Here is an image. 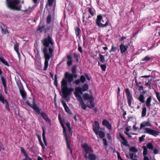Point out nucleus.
<instances>
[{
  "instance_id": "c756f323",
  "label": "nucleus",
  "mask_w": 160,
  "mask_h": 160,
  "mask_svg": "<svg viewBox=\"0 0 160 160\" xmlns=\"http://www.w3.org/2000/svg\"><path fill=\"white\" fill-rule=\"evenodd\" d=\"M126 157L129 158H130L132 159H133L134 156L133 153H127L126 154Z\"/></svg>"
},
{
  "instance_id": "6ab92c4d",
  "label": "nucleus",
  "mask_w": 160,
  "mask_h": 160,
  "mask_svg": "<svg viewBox=\"0 0 160 160\" xmlns=\"http://www.w3.org/2000/svg\"><path fill=\"white\" fill-rule=\"evenodd\" d=\"M41 115L42 117L45 121L48 122H50V120L48 118L47 114L44 112H42L41 113Z\"/></svg>"
},
{
  "instance_id": "052dcab7",
  "label": "nucleus",
  "mask_w": 160,
  "mask_h": 160,
  "mask_svg": "<svg viewBox=\"0 0 160 160\" xmlns=\"http://www.w3.org/2000/svg\"><path fill=\"white\" fill-rule=\"evenodd\" d=\"M80 82V81L79 79L75 81H74L73 83H75L76 84H78Z\"/></svg>"
},
{
  "instance_id": "58836bf2",
  "label": "nucleus",
  "mask_w": 160,
  "mask_h": 160,
  "mask_svg": "<svg viewBox=\"0 0 160 160\" xmlns=\"http://www.w3.org/2000/svg\"><path fill=\"white\" fill-rule=\"evenodd\" d=\"M88 88V85L86 84H85L83 85L82 89V91L83 92H84L86 90H87Z\"/></svg>"
},
{
  "instance_id": "69168bd1",
  "label": "nucleus",
  "mask_w": 160,
  "mask_h": 160,
  "mask_svg": "<svg viewBox=\"0 0 160 160\" xmlns=\"http://www.w3.org/2000/svg\"><path fill=\"white\" fill-rule=\"evenodd\" d=\"M78 50L80 52L82 53V48L80 46H78Z\"/></svg>"
},
{
  "instance_id": "774afa93",
  "label": "nucleus",
  "mask_w": 160,
  "mask_h": 160,
  "mask_svg": "<svg viewBox=\"0 0 160 160\" xmlns=\"http://www.w3.org/2000/svg\"><path fill=\"white\" fill-rule=\"evenodd\" d=\"M124 132V133L126 134L129 137H131V136L130 135V134L129 133H128L127 132Z\"/></svg>"
},
{
  "instance_id": "a18cd8bd",
  "label": "nucleus",
  "mask_w": 160,
  "mask_h": 160,
  "mask_svg": "<svg viewBox=\"0 0 160 160\" xmlns=\"http://www.w3.org/2000/svg\"><path fill=\"white\" fill-rule=\"evenodd\" d=\"M100 66L103 71H106V65L105 64L100 65Z\"/></svg>"
},
{
  "instance_id": "b1692460",
  "label": "nucleus",
  "mask_w": 160,
  "mask_h": 160,
  "mask_svg": "<svg viewBox=\"0 0 160 160\" xmlns=\"http://www.w3.org/2000/svg\"><path fill=\"white\" fill-rule=\"evenodd\" d=\"M14 50L16 51L18 57H19L20 53L18 52V45L17 42H16L14 45Z\"/></svg>"
},
{
  "instance_id": "338daca9",
  "label": "nucleus",
  "mask_w": 160,
  "mask_h": 160,
  "mask_svg": "<svg viewBox=\"0 0 160 160\" xmlns=\"http://www.w3.org/2000/svg\"><path fill=\"white\" fill-rule=\"evenodd\" d=\"M144 158L143 160H149L148 158L146 156H143Z\"/></svg>"
},
{
  "instance_id": "0eeeda50",
  "label": "nucleus",
  "mask_w": 160,
  "mask_h": 160,
  "mask_svg": "<svg viewBox=\"0 0 160 160\" xmlns=\"http://www.w3.org/2000/svg\"><path fill=\"white\" fill-rule=\"evenodd\" d=\"M17 84L19 88L20 92L22 98L24 99H25L26 97V94L24 90L23 87L20 82H18Z\"/></svg>"
},
{
  "instance_id": "39448f33",
  "label": "nucleus",
  "mask_w": 160,
  "mask_h": 160,
  "mask_svg": "<svg viewBox=\"0 0 160 160\" xmlns=\"http://www.w3.org/2000/svg\"><path fill=\"white\" fill-rule=\"evenodd\" d=\"M82 147L85 150L86 153L85 157L87 159L90 160V148L86 143L82 145Z\"/></svg>"
},
{
  "instance_id": "4be33fe9",
  "label": "nucleus",
  "mask_w": 160,
  "mask_h": 160,
  "mask_svg": "<svg viewBox=\"0 0 160 160\" xmlns=\"http://www.w3.org/2000/svg\"><path fill=\"white\" fill-rule=\"evenodd\" d=\"M119 136L121 139L123 141V142H122V143L123 145H127L128 144V142L126 140L125 138L121 134H119Z\"/></svg>"
},
{
  "instance_id": "c9c22d12",
  "label": "nucleus",
  "mask_w": 160,
  "mask_h": 160,
  "mask_svg": "<svg viewBox=\"0 0 160 160\" xmlns=\"http://www.w3.org/2000/svg\"><path fill=\"white\" fill-rule=\"evenodd\" d=\"M85 100H88L90 99V96L88 94L85 93L83 96Z\"/></svg>"
},
{
  "instance_id": "7c9ffc66",
  "label": "nucleus",
  "mask_w": 160,
  "mask_h": 160,
  "mask_svg": "<svg viewBox=\"0 0 160 160\" xmlns=\"http://www.w3.org/2000/svg\"><path fill=\"white\" fill-rule=\"evenodd\" d=\"M99 61L102 63H104L105 62V58L103 55L102 54H99Z\"/></svg>"
},
{
  "instance_id": "f3484780",
  "label": "nucleus",
  "mask_w": 160,
  "mask_h": 160,
  "mask_svg": "<svg viewBox=\"0 0 160 160\" xmlns=\"http://www.w3.org/2000/svg\"><path fill=\"white\" fill-rule=\"evenodd\" d=\"M33 104L32 105L31 107L38 113L40 114V111L39 108L37 106L36 104H35L34 101H33Z\"/></svg>"
},
{
  "instance_id": "c03bdc74",
  "label": "nucleus",
  "mask_w": 160,
  "mask_h": 160,
  "mask_svg": "<svg viewBox=\"0 0 160 160\" xmlns=\"http://www.w3.org/2000/svg\"><path fill=\"white\" fill-rule=\"evenodd\" d=\"M117 49V48L116 47H114L113 46V45H112V48L110 51V52H114Z\"/></svg>"
},
{
  "instance_id": "72a5a7b5",
  "label": "nucleus",
  "mask_w": 160,
  "mask_h": 160,
  "mask_svg": "<svg viewBox=\"0 0 160 160\" xmlns=\"http://www.w3.org/2000/svg\"><path fill=\"white\" fill-rule=\"evenodd\" d=\"M75 31L77 37L80 34L81 30L79 28L77 27L75 28Z\"/></svg>"
},
{
  "instance_id": "3c124183",
  "label": "nucleus",
  "mask_w": 160,
  "mask_h": 160,
  "mask_svg": "<svg viewBox=\"0 0 160 160\" xmlns=\"http://www.w3.org/2000/svg\"><path fill=\"white\" fill-rule=\"evenodd\" d=\"M85 78L83 75H82L81 77L80 80L82 82H83L85 80Z\"/></svg>"
},
{
  "instance_id": "13d9d810",
  "label": "nucleus",
  "mask_w": 160,
  "mask_h": 160,
  "mask_svg": "<svg viewBox=\"0 0 160 160\" xmlns=\"http://www.w3.org/2000/svg\"><path fill=\"white\" fill-rule=\"evenodd\" d=\"M0 149H2L3 150H4L5 149L3 147V145L0 142Z\"/></svg>"
},
{
  "instance_id": "680f3d73",
  "label": "nucleus",
  "mask_w": 160,
  "mask_h": 160,
  "mask_svg": "<svg viewBox=\"0 0 160 160\" xmlns=\"http://www.w3.org/2000/svg\"><path fill=\"white\" fill-rule=\"evenodd\" d=\"M145 84L147 86H149L151 84V82L149 81L148 82H146Z\"/></svg>"
},
{
  "instance_id": "473e14b6",
  "label": "nucleus",
  "mask_w": 160,
  "mask_h": 160,
  "mask_svg": "<svg viewBox=\"0 0 160 160\" xmlns=\"http://www.w3.org/2000/svg\"><path fill=\"white\" fill-rule=\"evenodd\" d=\"M146 113V108L144 107L142 109V117H143L145 116Z\"/></svg>"
},
{
  "instance_id": "4d7b16f0",
  "label": "nucleus",
  "mask_w": 160,
  "mask_h": 160,
  "mask_svg": "<svg viewBox=\"0 0 160 160\" xmlns=\"http://www.w3.org/2000/svg\"><path fill=\"white\" fill-rule=\"evenodd\" d=\"M54 83L55 85H56L57 87V75H55V79L54 81Z\"/></svg>"
},
{
  "instance_id": "6e6d98bb",
  "label": "nucleus",
  "mask_w": 160,
  "mask_h": 160,
  "mask_svg": "<svg viewBox=\"0 0 160 160\" xmlns=\"http://www.w3.org/2000/svg\"><path fill=\"white\" fill-rule=\"evenodd\" d=\"M102 140L105 146H107L108 145V142L106 139L105 138H103V139Z\"/></svg>"
},
{
  "instance_id": "393cba45",
  "label": "nucleus",
  "mask_w": 160,
  "mask_h": 160,
  "mask_svg": "<svg viewBox=\"0 0 160 160\" xmlns=\"http://www.w3.org/2000/svg\"><path fill=\"white\" fill-rule=\"evenodd\" d=\"M42 129H43V133L42 134V138H43V141H44V142L45 145L46 146H47V143L46 142V138H45V130L43 128H42Z\"/></svg>"
},
{
  "instance_id": "bf43d9fd",
  "label": "nucleus",
  "mask_w": 160,
  "mask_h": 160,
  "mask_svg": "<svg viewBox=\"0 0 160 160\" xmlns=\"http://www.w3.org/2000/svg\"><path fill=\"white\" fill-rule=\"evenodd\" d=\"M66 124H67V125L68 127V128L69 129V131H70L71 130L70 127V123H69V122H68V123H67Z\"/></svg>"
},
{
  "instance_id": "09e8293b",
  "label": "nucleus",
  "mask_w": 160,
  "mask_h": 160,
  "mask_svg": "<svg viewBox=\"0 0 160 160\" xmlns=\"http://www.w3.org/2000/svg\"><path fill=\"white\" fill-rule=\"evenodd\" d=\"M4 104H5V106H6V109L7 110H8V111H9L10 109H9V106H8V102L7 101H6V102H4Z\"/></svg>"
},
{
  "instance_id": "49530a36",
  "label": "nucleus",
  "mask_w": 160,
  "mask_h": 160,
  "mask_svg": "<svg viewBox=\"0 0 160 160\" xmlns=\"http://www.w3.org/2000/svg\"><path fill=\"white\" fill-rule=\"evenodd\" d=\"M96 157L95 154H91V160H95Z\"/></svg>"
},
{
  "instance_id": "9b49d317",
  "label": "nucleus",
  "mask_w": 160,
  "mask_h": 160,
  "mask_svg": "<svg viewBox=\"0 0 160 160\" xmlns=\"http://www.w3.org/2000/svg\"><path fill=\"white\" fill-rule=\"evenodd\" d=\"M94 101V98L91 95V109H92L95 112H96L98 111V109L97 107H95V103H92Z\"/></svg>"
},
{
  "instance_id": "412c9836",
  "label": "nucleus",
  "mask_w": 160,
  "mask_h": 160,
  "mask_svg": "<svg viewBox=\"0 0 160 160\" xmlns=\"http://www.w3.org/2000/svg\"><path fill=\"white\" fill-rule=\"evenodd\" d=\"M98 134L100 138H103L105 137V133L104 131L100 130L98 132Z\"/></svg>"
},
{
  "instance_id": "a878e982",
  "label": "nucleus",
  "mask_w": 160,
  "mask_h": 160,
  "mask_svg": "<svg viewBox=\"0 0 160 160\" xmlns=\"http://www.w3.org/2000/svg\"><path fill=\"white\" fill-rule=\"evenodd\" d=\"M67 57L68 59V61L67 62V63L68 66H70L72 64V57L70 55H68Z\"/></svg>"
},
{
  "instance_id": "0e129e2a",
  "label": "nucleus",
  "mask_w": 160,
  "mask_h": 160,
  "mask_svg": "<svg viewBox=\"0 0 160 160\" xmlns=\"http://www.w3.org/2000/svg\"><path fill=\"white\" fill-rule=\"evenodd\" d=\"M151 77L150 75H145V76H142L140 78H148Z\"/></svg>"
},
{
  "instance_id": "603ef678",
  "label": "nucleus",
  "mask_w": 160,
  "mask_h": 160,
  "mask_svg": "<svg viewBox=\"0 0 160 160\" xmlns=\"http://www.w3.org/2000/svg\"><path fill=\"white\" fill-rule=\"evenodd\" d=\"M115 152H116L117 154L118 158V159L119 160H123L121 157L119 153L117 151H115Z\"/></svg>"
},
{
  "instance_id": "1a4fd4ad",
  "label": "nucleus",
  "mask_w": 160,
  "mask_h": 160,
  "mask_svg": "<svg viewBox=\"0 0 160 160\" xmlns=\"http://www.w3.org/2000/svg\"><path fill=\"white\" fill-rule=\"evenodd\" d=\"M75 92L74 94L75 95V96L77 98L78 100V98L79 97H82L81 95L80 94L82 95V88H81L78 87L76 88L75 89Z\"/></svg>"
},
{
  "instance_id": "5fc2aeb1",
  "label": "nucleus",
  "mask_w": 160,
  "mask_h": 160,
  "mask_svg": "<svg viewBox=\"0 0 160 160\" xmlns=\"http://www.w3.org/2000/svg\"><path fill=\"white\" fill-rule=\"evenodd\" d=\"M72 72L73 74H74L76 72V67L75 66L73 67L72 68Z\"/></svg>"
},
{
  "instance_id": "37998d69",
  "label": "nucleus",
  "mask_w": 160,
  "mask_h": 160,
  "mask_svg": "<svg viewBox=\"0 0 160 160\" xmlns=\"http://www.w3.org/2000/svg\"><path fill=\"white\" fill-rule=\"evenodd\" d=\"M155 93L156 95V97L157 98V99H158V101L160 103V96L159 95V92L155 91Z\"/></svg>"
},
{
  "instance_id": "423d86ee",
  "label": "nucleus",
  "mask_w": 160,
  "mask_h": 160,
  "mask_svg": "<svg viewBox=\"0 0 160 160\" xmlns=\"http://www.w3.org/2000/svg\"><path fill=\"white\" fill-rule=\"evenodd\" d=\"M144 132L147 133L150 135H153L155 137L157 136L160 133L159 132L157 131L152 130L149 128H144Z\"/></svg>"
},
{
  "instance_id": "6e6552de",
  "label": "nucleus",
  "mask_w": 160,
  "mask_h": 160,
  "mask_svg": "<svg viewBox=\"0 0 160 160\" xmlns=\"http://www.w3.org/2000/svg\"><path fill=\"white\" fill-rule=\"evenodd\" d=\"M125 90L127 98V100L128 105L130 106H131V102L132 99V97L130 93L129 89L128 88L126 89Z\"/></svg>"
},
{
  "instance_id": "f257e3e1",
  "label": "nucleus",
  "mask_w": 160,
  "mask_h": 160,
  "mask_svg": "<svg viewBox=\"0 0 160 160\" xmlns=\"http://www.w3.org/2000/svg\"><path fill=\"white\" fill-rule=\"evenodd\" d=\"M52 39V37L48 35V38L43 40V44L45 46L43 50L45 58L44 69V70H47L48 66V61L52 56L53 43Z\"/></svg>"
},
{
  "instance_id": "2eb2a0df",
  "label": "nucleus",
  "mask_w": 160,
  "mask_h": 160,
  "mask_svg": "<svg viewBox=\"0 0 160 160\" xmlns=\"http://www.w3.org/2000/svg\"><path fill=\"white\" fill-rule=\"evenodd\" d=\"M61 102L62 104H63V107H64V108L66 112H67L68 113L71 114V112L70 109H69V108L67 106L66 103L63 100H61Z\"/></svg>"
},
{
  "instance_id": "aec40b11",
  "label": "nucleus",
  "mask_w": 160,
  "mask_h": 160,
  "mask_svg": "<svg viewBox=\"0 0 160 160\" xmlns=\"http://www.w3.org/2000/svg\"><path fill=\"white\" fill-rule=\"evenodd\" d=\"M151 100L152 98L150 97L147 98L146 101V106L149 108H150L151 106Z\"/></svg>"
},
{
  "instance_id": "a211bd4d",
  "label": "nucleus",
  "mask_w": 160,
  "mask_h": 160,
  "mask_svg": "<svg viewBox=\"0 0 160 160\" xmlns=\"http://www.w3.org/2000/svg\"><path fill=\"white\" fill-rule=\"evenodd\" d=\"M150 125H151L149 121L144 122L141 123L140 125V129H141L143 127L146 126H150Z\"/></svg>"
},
{
  "instance_id": "ddd939ff",
  "label": "nucleus",
  "mask_w": 160,
  "mask_h": 160,
  "mask_svg": "<svg viewBox=\"0 0 160 160\" xmlns=\"http://www.w3.org/2000/svg\"><path fill=\"white\" fill-rule=\"evenodd\" d=\"M78 100L80 102L79 105L81 106L82 108L84 110H86L87 106L83 102L82 97H79L78 98Z\"/></svg>"
},
{
  "instance_id": "4c0bfd02",
  "label": "nucleus",
  "mask_w": 160,
  "mask_h": 160,
  "mask_svg": "<svg viewBox=\"0 0 160 160\" xmlns=\"http://www.w3.org/2000/svg\"><path fill=\"white\" fill-rule=\"evenodd\" d=\"M7 100H5L2 94H0V101L3 103H4V102Z\"/></svg>"
},
{
  "instance_id": "a19ab883",
  "label": "nucleus",
  "mask_w": 160,
  "mask_h": 160,
  "mask_svg": "<svg viewBox=\"0 0 160 160\" xmlns=\"http://www.w3.org/2000/svg\"><path fill=\"white\" fill-rule=\"evenodd\" d=\"M130 150L131 151L133 152H138V150L134 147H132L130 148Z\"/></svg>"
},
{
  "instance_id": "bb28decb",
  "label": "nucleus",
  "mask_w": 160,
  "mask_h": 160,
  "mask_svg": "<svg viewBox=\"0 0 160 160\" xmlns=\"http://www.w3.org/2000/svg\"><path fill=\"white\" fill-rule=\"evenodd\" d=\"M46 27L45 24H43L42 25L40 26L39 25L37 29L38 31H40V32H42V29Z\"/></svg>"
},
{
  "instance_id": "5701e85b",
  "label": "nucleus",
  "mask_w": 160,
  "mask_h": 160,
  "mask_svg": "<svg viewBox=\"0 0 160 160\" xmlns=\"http://www.w3.org/2000/svg\"><path fill=\"white\" fill-rule=\"evenodd\" d=\"M143 149V156H146L148 154V150L146 146H143L142 147Z\"/></svg>"
},
{
  "instance_id": "9d476101",
  "label": "nucleus",
  "mask_w": 160,
  "mask_h": 160,
  "mask_svg": "<svg viewBox=\"0 0 160 160\" xmlns=\"http://www.w3.org/2000/svg\"><path fill=\"white\" fill-rule=\"evenodd\" d=\"M99 128V124L98 122L97 121H95L93 126V129L96 135L98 134V132Z\"/></svg>"
},
{
  "instance_id": "f704fd0d",
  "label": "nucleus",
  "mask_w": 160,
  "mask_h": 160,
  "mask_svg": "<svg viewBox=\"0 0 160 160\" xmlns=\"http://www.w3.org/2000/svg\"><path fill=\"white\" fill-rule=\"evenodd\" d=\"M139 100L142 103H143L144 102V97L143 95H140L139 97Z\"/></svg>"
},
{
  "instance_id": "7ed1b4c3",
  "label": "nucleus",
  "mask_w": 160,
  "mask_h": 160,
  "mask_svg": "<svg viewBox=\"0 0 160 160\" xmlns=\"http://www.w3.org/2000/svg\"><path fill=\"white\" fill-rule=\"evenodd\" d=\"M18 0H6V3L8 7L10 9L19 11L21 8V5Z\"/></svg>"
},
{
  "instance_id": "79ce46f5",
  "label": "nucleus",
  "mask_w": 160,
  "mask_h": 160,
  "mask_svg": "<svg viewBox=\"0 0 160 160\" xmlns=\"http://www.w3.org/2000/svg\"><path fill=\"white\" fill-rule=\"evenodd\" d=\"M51 20V16L49 14L47 17V23H49Z\"/></svg>"
},
{
  "instance_id": "de8ad7c7",
  "label": "nucleus",
  "mask_w": 160,
  "mask_h": 160,
  "mask_svg": "<svg viewBox=\"0 0 160 160\" xmlns=\"http://www.w3.org/2000/svg\"><path fill=\"white\" fill-rule=\"evenodd\" d=\"M145 135H143L142 136L139 138V140L140 142H142L143 141Z\"/></svg>"
},
{
  "instance_id": "864d4df0",
  "label": "nucleus",
  "mask_w": 160,
  "mask_h": 160,
  "mask_svg": "<svg viewBox=\"0 0 160 160\" xmlns=\"http://www.w3.org/2000/svg\"><path fill=\"white\" fill-rule=\"evenodd\" d=\"M150 58L148 56H146L142 60V61H148L150 60Z\"/></svg>"
},
{
  "instance_id": "f03ea898",
  "label": "nucleus",
  "mask_w": 160,
  "mask_h": 160,
  "mask_svg": "<svg viewBox=\"0 0 160 160\" xmlns=\"http://www.w3.org/2000/svg\"><path fill=\"white\" fill-rule=\"evenodd\" d=\"M67 80L68 82H71L73 81V76L72 74L67 72L65 73V78L61 82V89L65 98H66L68 96L70 95L71 92L73 91V89L71 90V89L67 88Z\"/></svg>"
},
{
  "instance_id": "2f4dec72",
  "label": "nucleus",
  "mask_w": 160,
  "mask_h": 160,
  "mask_svg": "<svg viewBox=\"0 0 160 160\" xmlns=\"http://www.w3.org/2000/svg\"><path fill=\"white\" fill-rule=\"evenodd\" d=\"M1 28L2 29V34H5L8 33L7 29L5 27H4V28H3L2 26H1Z\"/></svg>"
},
{
  "instance_id": "e2e57ef3",
  "label": "nucleus",
  "mask_w": 160,
  "mask_h": 160,
  "mask_svg": "<svg viewBox=\"0 0 160 160\" xmlns=\"http://www.w3.org/2000/svg\"><path fill=\"white\" fill-rule=\"evenodd\" d=\"M158 151L157 149L155 148L154 149L153 152L155 154H157L158 153Z\"/></svg>"
},
{
  "instance_id": "ea45409f",
  "label": "nucleus",
  "mask_w": 160,
  "mask_h": 160,
  "mask_svg": "<svg viewBox=\"0 0 160 160\" xmlns=\"http://www.w3.org/2000/svg\"><path fill=\"white\" fill-rule=\"evenodd\" d=\"M21 152L23 153L24 155L25 156V157H26V158H28V154L26 153L24 148L21 147Z\"/></svg>"
},
{
  "instance_id": "4468645a",
  "label": "nucleus",
  "mask_w": 160,
  "mask_h": 160,
  "mask_svg": "<svg viewBox=\"0 0 160 160\" xmlns=\"http://www.w3.org/2000/svg\"><path fill=\"white\" fill-rule=\"evenodd\" d=\"M102 124L103 125L105 126L109 130L112 129L111 125L110 124L108 121L106 119H104L102 122Z\"/></svg>"
},
{
  "instance_id": "c85d7f7f",
  "label": "nucleus",
  "mask_w": 160,
  "mask_h": 160,
  "mask_svg": "<svg viewBox=\"0 0 160 160\" xmlns=\"http://www.w3.org/2000/svg\"><path fill=\"white\" fill-rule=\"evenodd\" d=\"M147 148L149 149L153 150L154 146L151 143H148L147 144Z\"/></svg>"
},
{
  "instance_id": "e433bc0d",
  "label": "nucleus",
  "mask_w": 160,
  "mask_h": 160,
  "mask_svg": "<svg viewBox=\"0 0 160 160\" xmlns=\"http://www.w3.org/2000/svg\"><path fill=\"white\" fill-rule=\"evenodd\" d=\"M1 80L2 82V83L5 88V89H6V85L5 82V80L4 79V78L2 77H1Z\"/></svg>"
},
{
  "instance_id": "8fccbe9b",
  "label": "nucleus",
  "mask_w": 160,
  "mask_h": 160,
  "mask_svg": "<svg viewBox=\"0 0 160 160\" xmlns=\"http://www.w3.org/2000/svg\"><path fill=\"white\" fill-rule=\"evenodd\" d=\"M54 0H48V5L50 6H52Z\"/></svg>"
},
{
  "instance_id": "f8f14e48",
  "label": "nucleus",
  "mask_w": 160,
  "mask_h": 160,
  "mask_svg": "<svg viewBox=\"0 0 160 160\" xmlns=\"http://www.w3.org/2000/svg\"><path fill=\"white\" fill-rule=\"evenodd\" d=\"M62 126L63 128V134H64V135L65 138V139H66V142H67V147H68V149L70 150L71 152L72 150L70 148V145H69V142L68 140V137H67L66 132V131L65 130V128L63 125H62Z\"/></svg>"
},
{
  "instance_id": "dca6fc26",
  "label": "nucleus",
  "mask_w": 160,
  "mask_h": 160,
  "mask_svg": "<svg viewBox=\"0 0 160 160\" xmlns=\"http://www.w3.org/2000/svg\"><path fill=\"white\" fill-rule=\"evenodd\" d=\"M120 48L121 52L122 53H123L126 51L127 49L128 48V46L127 45L125 46L122 44L120 45Z\"/></svg>"
},
{
  "instance_id": "cd10ccee",
  "label": "nucleus",
  "mask_w": 160,
  "mask_h": 160,
  "mask_svg": "<svg viewBox=\"0 0 160 160\" xmlns=\"http://www.w3.org/2000/svg\"><path fill=\"white\" fill-rule=\"evenodd\" d=\"M0 62H1L2 63L7 66H9L8 63L3 58L1 57H0Z\"/></svg>"
},
{
  "instance_id": "20e7f679",
  "label": "nucleus",
  "mask_w": 160,
  "mask_h": 160,
  "mask_svg": "<svg viewBox=\"0 0 160 160\" xmlns=\"http://www.w3.org/2000/svg\"><path fill=\"white\" fill-rule=\"evenodd\" d=\"M97 25L100 27H105L108 24V20L106 18H102L101 15H98L96 20Z\"/></svg>"
}]
</instances>
